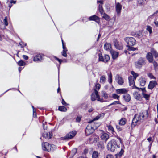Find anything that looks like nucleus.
I'll use <instances>...</instances> for the list:
<instances>
[{
    "instance_id": "obj_53",
    "label": "nucleus",
    "mask_w": 158,
    "mask_h": 158,
    "mask_svg": "<svg viewBox=\"0 0 158 158\" xmlns=\"http://www.w3.org/2000/svg\"><path fill=\"white\" fill-rule=\"evenodd\" d=\"M105 7L107 11H109L110 10V6L109 4L105 5Z\"/></svg>"
},
{
    "instance_id": "obj_4",
    "label": "nucleus",
    "mask_w": 158,
    "mask_h": 158,
    "mask_svg": "<svg viewBox=\"0 0 158 158\" xmlns=\"http://www.w3.org/2000/svg\"><path fill=\"white\" fill-rule=\"evenodd\" d=\"M42 149L44 151L48 152L53 151L54 150V145H50L47 142H44L42 143Z\"/></svg>"
},
{
    "instance_id": "obj_56",
    "label": "nucleus",
    "mask_w": 158,
    "mask_h": 158,
    "mask_svg": "<svg viewBox=\"0 0 158 158\" xmlns=\"http://www.w3.org/2000/svg\"><path fill=\"white\" fill-rule=\"evenodd\" d=\"M81 117L80 116H77L76 120V121L77 122H79L81 120Z\"/></svg>"
},
{
    "instance_id": "obj_39",
    "label": "nucleus",
    "mask_w": 158,
    "mask_h": 158,
    "mask_svg": "<svg viewBox=\"0 0 158 158\" xmlns=\"http://www.w3.org/2000/svg\"><path fill=\"white\" fill-rule=\"evenodd\" d=\"M102 15H103L102 16V18L104 19L105 20H108L109 19H110V17L106 14L103 12Z\"/></svg>"
},
{
    "instance_id": "obj_23",
    "label": "nucleus",
    "mask_w": 158,
    "mask_h": 158,
    "mask_svg": "<svg viewBox=\"0 0 158 158\" xmlns=\"http://www.w3.org/2000/svg\"><path fill=\"white\" fill-rule=\"evenodd\" d=\"M43 136L45 138L50 139L52 137V132H48L45 133H44Z\"/></svg>"
},
{
    "instance_id": "obj_47",
    "label": "nucleus",
    "mask_w": 158,
    "mask_h": 158,
    "mask_svg": "<svg viewBox=\"0 0 158 158\" xmlns=\"http://www.w3.org/2000/svg\"><path fill=\"white\" fill-rule=\"evenodd\" d=\"M112 97L114 99H117L118 100H119V96L115 94H112Z\"/></svg>"
},
{
    "instance_id": "obj_61",
    "label": "nucleus",
    "mask_w": 158,
    "mask_h": 158,
    "mask_svg": "<svg viewBox=\"0 0 158 158\" xmlns=\"http://www.w3.org/2000/svg\"><path fill=\"white\" fill-rule=\"evenodd\" d=\"M106 158H114L113 156L111 154H108L107 155Z\"/></svg>"
},
{
    "instance_id": "obj_15",
    "label": "nucleus",
    "mask_w": 158,
    "mask_h": 158,
    "mask_svg": "<svg viewBox=\"0 0 158 158\" xmlns=\"http://www.w3.org/2000/svg\"><path fill=\"white\" fill-rule=\"evenodd\" d=\"M104 48L105 50L110 52V51L112 50L111 44L110 43H105L104 45Z\"/></svg>"
},
{
    "instance_id": "obj_1",
    "label": "nucleus",
    "mask_w": 158,
    "mask_h": 158,
    "mask_svg": "<svg viewBox=\"0 0 158 158\" xmlns=\"http://www.w3.org/2000/svg\"><path fill=\"white\" fill-rule=\"evenodd\" d=\"M148 116V112L147 110L141 112L139 114H135L131 124V128H133L135 126L139 124L144 120L147 119Z\"/></svg>"
},
{
    "instance_id": "obj_55",
    "label": "nucleus",
    "mask_w": 158,
    "mask_h": 158,
    "mask_svg": "<svg viewBox=\"0 0 158 158\" xmlns=\"http://www.w3.org/2000/svg\"><path fill=\"white\" fill-rule=\"evenodd\" d=\"M116 128L118 131H121L122 129V128L119 125H117L116 126Z\"/></svg>"
},
{
    "instance_id": "obj_2",
    "label": "nucleus",
    "mask_w": 158,
    "mask_h": 158,
    "mask_svg": "<svg viewBox=\"0 0 158 158\" xmlns=\"http://www.w3.org/2000/svg\"><path fill=\"white\" fill-rule=\"evenodd\" d=\"M116 147L119 148V146L117 144V142L114 139L109 141L107 145L108 150L112 152H114Z\"/></svg>"
},
{
    "instance_id": "obj_29",
    "label": "nucleus",
    "mask_w": 158,
    "mask_h": 158,
    "mask_svg": "<svg viewBox=\"0 0 158 158\" xmlns=\"http://www.w3.org/2000/svg\"><path fill=\"white\" fill-rule=\"evenodd\" d=\"M151 52L152 53V55H153L155 56V57H158V53L153 48L151 49Z\"/></svg>"
},
{
    "instance_id": "obj_28",
    "label": "nucleus",
    "mask_w": 158,
    "mask_h": 158,
    "mask_svg": "<svg viewBox=\"0 0 158 158\" xmlns=\"http://www.w3.org/2000/svg\"><path fill=\"white\" fill-rule=\"evenodd\" d=\"M126 119L125 118H122L120 120L119 124L120 126H123L126 124Z\"/></svg>"
},
{
    "instance_id": "obj_50",
    "label": "nucleus",
    "mask_w": 158,
    "mask_h": 158,
    "mask_svg": "<svg viewBox=\"0 0 158 158\" xmlns=\"http://www.w3.org/2000/svg\"><path fill=\"white\" fill-rule=\"evenodd\" d=\"M143 97L144 98H145L146 100L148 99L150 96L149 95L147 94H143Z\"/></svg>"
},
{
    "instance_id": "obj_14",
    "label": "nucleus",
    "mask_w": 158,
    "mask_h": 158,
    "mask_svg": "<svg viewBox=\"0 0 158 158\" xmlns=\"http://www.w3.org/2000/svg\"><path fill=\"white\" fill-rule=\"evenodd\" d=\"M146 58L149 63H152L153 61V55L151 52H148L147 53Z\"/></svg>"
},
{
    "instance_id": "obj_45",
    "label": "nucleus",
    "mask_w": 158,
    "mask_h": 158,
    "mask_svg": "<svg viewBox=\"0 0 158 158\" xmlns=\"http://www.w3.org/2000/svg\"><path fill=\"white\" fill-rule=\"evenodd\" d=\"M146 29L148 31H149L150 34L152 33V27L150 26H147Z\"/></svg>"
},
{
    "instance_id": "obj_64",
    "label": "nucleus",
    "mask_w": 158,
    "mask_h": 158,
    "mask_svg": "<svg viewBox=\"0 0 158 158\" xmlns=\"http://www.w3.org/2000/svg\"><path fill=\"white\" fill-rule=\"evenodd\" d=\"M97 3H100V4H101V5H103V1H101V0H100V1H98V0L97 1Z\"/></svg>"
},
{
    "instance_id": "obj_36",
    "label": "nucleus",
    "mask_w": 158,
    "mask_h": 158,
    "mask_svg": "<svg viewBox=\"0 0 158 158\" xmlns=\"http://www.w3.org/2000/svg\"><path fill=\"white\" fill-rule=\"evenodd\" d=\"M131 73L133 75L132 77L135 80H136L137 77L139 76V74L135 73L134 71H131Z\"/></svg>"
},
{
    "instance_id": "obj_42",
    "label": "nucleus",
    "mask_w": 158,
    "mask_h": 158,
    "mask_svg": "<svg viewBox=\"0 0 158 158\" xmlns=\"http://www.w3.org/2000/svg\"><path fill=\"white\" fill-rule=\"evenodd\" d=\"M98 56L99 57V61L103 62L104 57L103 56L102 54L99 53L98 54Z\"/></svg>"
},
{
    "instance_id": "obj_58",
    "label": "nucleus",
    "mask_w": 158,
    "mask_h": 158,
    "mask_svg": "<svg viewBox=\"0 0 158 158\" xmlns=\"http://www.w3.org/2000/svg\"><path fill=\"white\" fill-rule=\"evenodd\" d=\"M62 103L63 105H64L66 106L67 105V104L66 102L64 100V99H62Z\"/></svg>"
},
{
    "instance_id": "obj_27",
    "label": "nucleus",
    "mask_w": 158,
    "mask_h": 158,
    "mask_svg": "<svg viewBox=\"0 0 158 158\" xmlns=\"http://www.w3.org/2000/svg\"><path fill=\"white\" fill-rule=\"evenodd\" d=\"M134 97L138 100H140L141 99V95L138 92H135L134 94Z\"/></svg>"
},
{
    "instance_id": "obj_13",
    "label": "nucleus",
    "mask_w": 158,
    "mask_h": 158,
    "mask_svg": "<svg viewBox=\"0 0 158 158\" xmlns=\"http://www.w3.org/2000/svg\"><path fill=\"white\" fill-rule=\"evenodd\" d=\"M122 7V5L119 2L115 4L116 10L118 14L119 15L120 14Z\"/></svg>"
},
{
    "instance_id": "obj_25",
    "label": "nucleus",
    "mask_w": 158,
    "mask_h": 158,
    "mask_svg": "<svg viewBox=\"0 0 158 158\" xmlns=\"http://www.w3.org/2000/svg\"><path fill=\"white\" fill-rule=\"evenodd\" d=\"M107 127L108 129V130L113 135H115L116 134V132L114 131V129L113 127L110 125L107 126Z\"/></svg>"
},
{
    "instance_id": "obj_5",
    "label": "nucleus",
    "mask_w": 158,
    "mask_h": 158,
    "mask_svg": "<svg viewBox=\"0 0 158 158\" xmlns=\"http://www.w3.org/2000/svg\"><path fill=\"white\" fill-rule=\"evenodd\" d=\"M89 124L86 127L85 130V133L86 136H88L92 133L94 130L92 127V125L94 124V123L88 122Z\"/></svg>"
},
{
    "instance_id": "obj_32",
    "label": "nucleus",
    "mask_w": 158,
    "mask_h": 158,
    "mask_svg": "<svg viewBox=\"0 0 158 158\" xmlns=\"http://www.w3.org/2000/svg\"><path fill=\"white\" fill-rule=\"evenodd\" d=\"M108 82L110 83H112V76L110 72L108 74Z\"/></svg>"
},
{
    "instance_id": "obj_18",
    "label": "nucleus",
    "mask_w": 158,
    "mask_h": 158,
    "mask_svg": "<svg viewBox=\"0 0 158 158\" xmlns=\"http://www.w3.org/2000/svg\"><path fill=\"white\" fill-rule=\"evenodd\" d=\"M129 81V85L131 86L133 85L132 86V88L134 87V85H135V80L134 79L132 76H130L128 77Z\"/></svg>"
},
{
    "instance_id": "obj_38",
    "label": "nucleus",
    "mask_w": 158,
    "mask_h": 158,
    "mask_svg": "<svg viewBox=\"0 0 158 158\" xmlns=\"http://www.w3.org/2000/svg\"><path fill=\"white\" fill-rule=\"evenodd\" d=\"M17 63L19 66H24L26 64V63L22 60L19 61Z\"/></svg>"
},
{
    "instance_id": "obj_30",
    "label": "nucleus",
    "mask_w": 158,
    "mask_h": 158,
    "mask_svg": "<svg viewBox=\"0 0 158 158\" xmlns=\"http://www.w3.org/2000/svg\"><path fill=\"white\" fill-rule=\"evenodd\" d=\"M106 78L105 75L101 76L100 77V82L102 84H104L106 82Z\"/></svg>"
},
{
    "instance_id": "obj_41",
    "label": "nucleus",
    "mask_w": 158,
    "mask_h": 158,
    "mask_svg": "<svg viewBox=\"0 0 158 158\" xmlns=\"http://www.w3.org/2000/svg\"><path fill=\"white\" fill-rule=\"evenodd\" d=\"M101 94L102 96L105 99H107L108 98V95L106 92L104 91H102Z\"/></svg>"
},
{
    "instance_id": "obj_17",
    "label": "nucleus",
    "mask_w": 158,
    "mask_h": 158,
    "mask_svg": "<svg viewBox=\"0 0 158 158\" xmlns=\"http://www.w3.org/2000/svg\"><path fill=\"white\" fill-rule=\"evenodd\" d=\"M62 47L63 48V50L62 52L61 53L62 55L64 57H66L67 56V54L66 52L67 51V48L64 45V43L63 42V41L62 40Z\"/></svg>"
},
{
    "instance_id": "obj_35",
    "label": "nucleus",
    "mask_w": 158,
    "mask_h": 158,
    "mask_svg": "<svg viewBox=\"0 0 158 158\" xmlns=\"http://www.w3.org/2000/svg\"><path fill=\"white\" fill-rule=\"evenodd\" d=\"M110 59L109 56L108 55L106 54L104 56L103 62H107L110 60Z\"/></svg>"
},
{
    "instance_id": "obj_51",
    "label": "nucleus",
    "mask_w": 158,
    "mask_h": 158,
    "mask_svg": "<svg viewBox=\"0 0 158 158\" xmlns=\"http://www.w3.org/2000/svg\"><path fill=\"white\" fill-rule=\"evenodd\" d=\"M124 152V150L122 148L120 152H119V153L118 154V155L119 157H121L122 155L123 154Z\"/></svg>"
},
{
    "instance_id": "obj_24",
    "label": "nucleus",
    "mask_w": 158,
    "mask_h": 158,
    "mask_svg": "<svg viewBox=\"0 0 158 158\" xmlns=\"http://www.w3.org/2000/svg\"><path fill=\"white\" fill-rule=\"evenodd\" d=\"M127 92V90L124 88L116 90V93L118 94H123L126 93Z\"/></svg>"
},
{
    "instance_id": "obj_43",
    "label": "nucleus",
    "mask_w": 158,
    "mask_h": 158,
    "mask_svg": "<svg viewBox=\"0 0 158 158\" xmlns=\"http://www.w3.org/2000/svg\"><path fill=\"white\" fill-rule=\"evenodd\" d=\"M128 48V50L129 51H134L137 49V48H134L131 46H127Z\"/></svg>"
},
{
    "instance_id": "obj_9",
    "label": "nucleus",
    "mask_w": 158,
    "mask_h": 158,
    "mask_svg": "<svg viewBox=\"0 0 158 158\" xmlns=\"http://www.w3.org/2000/svg\"><path fill=\"white\" fill-rule=\"evenodd\" d=\"M115 80L119 85H122L124 83L123 79L119 74H117L115 77Z\"/></svg>"
},
{
    "instance_id": "obj_26",
    "label": "nucleus",
    "mask_w": 158,
    "mask_h": 158,
    "mask_svg": "<svg viewBox=\"0 0 158 158\" xmlns=\"http://www.w3.org/2000/svg\"><path fill=\"white\" fill-rule=\"evenodd\" d=\"M123 98L125 101L127 102L130 101L131 99V97L130 95L127 94L124 95L123 96Z\"/></svg>"
},
{
    "instance_id": "obj_20",
    "label": "nucleus",
    "mask_w": 158,
    "mask_h": 158,
    "mask_svg": "<svg viewBox=\"0 0 158 158\" xmlns=\"http://www.w3.org/2000/svg\"><path fill=\"white\" fill-rule=\"evenodd\" d=\"M104 114L103 113L100 114L96 116V117H95L92 120L90 121L89 122L90 123H92V122L94 123V121H96V120H97L100 118H103V117L104 116Z\"/></svg>"
},
{
    "instance_id": "obj_40",
    "label": "nucleus",
    "mask_w": 158,
    "mask_h": 158,
    "mask_svg": "<svg viewBox=\"0 0 158 158\" xmlns=\"http://www.w3.org/2000/svg\"><path fill=\"white\" fill-rule=\"evenodd\" d=\"M97 145L98 148H100V149L102 150L104 148V145L102 143H98Z\"/></svg>"
},
{
    "instance_id": "obj_8",
    "label": "nucleus",
    "mask_w": 158,
    "mask_h": 158,
    "mask_svg": "<svg viewBox=\"0 0 158 158\" xmlns=\"http://www.w3.org/2000/svg\"><path fill=\"white\" fill-rule=\"evenodd\" d=\"M76 131H72L67 134L65 136L61 137L60 139L61 140H68L73 138L76 135Z\"/></svg>"
},
{
    "instance_id": "obj_57",
    "label": "nucleus",
    "mask_w": 158,
    "mask_h": 158,
    "mask_svg": "<svg viewBox=\"0 0 158 158\" xmlns=\"http://www.w3.org/2000/svg\"><path fill=\"white\" fill-rule=\"evenodd\" d=\"M139 4L141 5H143V4L144 2L143 0H137Z\"/></svg>"
},
{
    "instance_id": "obj_44",
    "label": "nucleus",
    "mask_w": 158,
    "mask_h": 158,
    "mask_svg": "<svg viewBox=\"0 0 158 158\" xmlns=\"http://www.w3.org/2000/svg\"><path fill=\"white\" fill-rule=\"evenodd\" d=\"M147 75L148 76V77H149L151 79H156L155 77L151 73H148L147 74Z\"/></svg>"
},
{
    "instance_id": "obj_31",
    "label": "nucleus",
    "mask_w": 158,
    "mask_h": 158,
    "mask_svg": "<svg viewBox=\"0 0 158 158\" xmlns=\"http://www.w3.org/2000/svg\"><path fill=\"white\" fill-rule=\"evenodd\" d=\"M94 124L92 125V127L94 128V130L97 129L101 125V123H99L94 122Z\"/></svg>"
},
{
    "instance_id": "obj_6",
    "label": "nucleus",
    "mask_w": 158,
    "mask_h": 158,
    "mask_svg": "<svg viewBox=\"0 0 158 158\" xmlns=\"http://www.w3.org/2000/svg\"><path fill=\"white\" fill-rule=\"evenodd\" d=\"M91 98L92 101H94L96 99H97L98 101H100L101 102H103L104 101L102 98H100L98 91L96 89H94V92L91 94Z\"/></svg>"
},
{
    "instance_id": "obj_54",
    "label": "nucleus",
    "mask_w": 158,
    "mask_h": 158,
    "mask_svg": "<svg viewBox=\"0 0 158 158\" xmlns=\"http://www.w3.org/2000/svg\"><path fill=\"white\" fill-rule=\"evenodd\" d=\"M19 45L21 46V47L23 48L26 45V44L24 43L23 42H21L19 43Z\"/></svg>"
},
{
    "instance_id": "obj_59",
    "label": "nucleus",
    "mask_w": 158,
    "mask_h": 158,
    "mask_svg": "<svg viewBox=\"0 0 158 158\" xmlns=\"http://www.w3.org/2000/svg\"><path fill=\"white\" fill-rule=\"evenodd\" d=\"M54 58L56 60H57L59 62L60 64H61V62L62 61V60H61L59 59L58 58H57V57H56V56H55L54 57Z\"/></svg>"
},
{
    "instance_id": "obj_16",
    "label": "nucleus",
    "mask_w": 158,
    "mask_h": 158,
    "mask_svg": "<svg viewBox=\"0 0 158 158\" xmlns=\"http://www.w3.org/2000/svg\"><path fill=\"white\" fill-rule=\"evenodd\" d=\"M100 138L102 140L106 142L109 138V135L106 133H103L101 136Z\"/></svg>"
},
{
    "instance_id": "obj_21",
    "label": "nucleus",
    "mask_w": 158,
    "mask_h": 158,
    "mask_svg": "<svg viewBox=\"0 0 158 158\" xmlns=\"http://www.w3.org/2000/svg\"><path fill=\"white\" fill-rule=\"evenodd\" d=\"M139 82L140 86H144L146 84V80L145 78L141 77L139 80Z\"/></svg>"
},
{
    "instance_id": "obj_52",
    "label": "nucleus",
    "mask_w": 158,
    "mask_h": 158,
    "mask_svg": "<svg viewBox=\"0 0 158 158\" xmlns=\"http://www.w3.org/2000/svg\"><path fill=\"white\" fill-rule=\"evenodd\" d=\"M101 85H100L99 83H97L95 87L96 90H99L100 88Z\"/></svg>"
},
{
    "instance_id": "obj_3",
    "label": "nucleus",
    "mask_w": 158,
    "mask_h": 158,
    "mask_svg": "<svg viewBox=\"0 0 158 158\" xmlns=\"http://www.w3.org/2000/svg\"><path fill=\"white\" fill-rule=\"evenodd\" d=\"M146 63V60L143 57H140L135 62V65L136 68L140 69L145 65Z\"/></svg>"
},
{
    "instance_id": "obj_33",
    "label": "nucleus",
    "mask_w": 158,
    "mask_h": 158,
    "mask_svg": "<svg viewBox=\"0 0 158 158\" xmlns=\"http://www.w3.org/2000/svg\"><path fill=\"white\" fill-rule=\"evenodd\" d=\"M99 154L98 152L96 151H94L92 155V158H98Z\"/></svg>"
},
{
    "instance_id": "obj_7",
    "label": "nucleus",
    "mask_w": 158,
    "mask_h": 158,
    "mask_svg": "<svg viewBox=\"0 0 158 158\" xmlns=\"http://www.w3.org/2000/svg\"><path fill=\"white\" fill-rule=\"evenodd\" d=\"M124 40L127 44V46H133L136 44V40L133 37H126L124 38Z\"/></svg>"
},
{
    "instance_id": "obj_62",
    "label": "nucleus",
    "mask_w": 158,
    "mask_h": 158,
    "mask_svg": "<svg viewBox=\"0 0 158 158\" xmlns=\"http://www.w3.org/2000/svg\"><path fill=\"white\" fill-rule=\"evenodd\" d=\"M133 88L139 90V91H140L141 90L142 91V89H143V88H139L136 86H135V85H134V87H133Z\"/></svg>"
},
{
    "instance_id": "obj_48",
    "label": "nucleus",
    "mask_w": 158,
    "mask_h": 158,
    "mask_svg": "<svg viewBox=\"0 0 158 158\" xmlns=\"http://www.w3.org/2000/svg\"><path fill=\"white\" fill-rule=\"evenodd\" d=\"M154 68L155 69L158 68V64L155 61H154L152 62Z\"/></svg>"
},
{
    "instance_id": "obj_60",
    "label": "nucleus",
    "mask_w": 158,
    "mask_h": 158,
    "mask_svg": "<svg viewBox=\"0 0 158 158\" xmlns=\"http://www.w3.org/2000/svg\"><path fill=\"white\" fill-rule=\"evenodd\" d=\"M142 95H143V94H145L146 92V91L145 89V88H143L142 89Z\"/></svg>"
},
{
    "instance_id": "obj_11",
    "label": "nucleus",
    "mask_w": 158,
    "mask_h": 158,
    "mask_svg": "<svg viewBox=\"0 0 158 158\" xmlns=\"http://www.w3.org/2000/svg\"><path fill=\"white\" fill-rule=\"evenodd\" d=\"M157 85V83L156 81H150L148 86V88L152 90Z\"/></svg>"
},
{
    "instance_id": "obj_22",
    "label": "nucleus",
    "mask_w": 158,
    "mask_h": 158,
    "mask_svg": "<svg viewBox=\"0 0 158 158\" xmlns=\"http://www.w3.org/2000/svg\"><path fill=\"white\" fill-rule=\"evenodd\" d=\"M114 45L115 47L117 49L119 50H122L123 49V46L122 44L118 42H114Z\"/></svg>"
},
{
    "instance_id": "obj_19",
    "label": "nucleus",
    "mask_w": 158,
    "mask_h": 158,
    "mask_svg": "<svg viewBox=\"0 0 158 158\" xmlns=\"http://www.w3.org/2000/svg\"><path fill=\"white\" fill-rule=\"evenodd\" d=\"M110 52L112 55V58L113 59H115L117 57H118L119 54L118 52L112 50V51H110Z\"/></svg>"
},
{
    "instance_id": "obj_46",
    "label": "nucleus",
    "mask_w": 158,
    "mask_h": 158,
    "mask_svg": "<svg viewBox=\"0 0 158 158\" xmlns=\"http://www.w3.org/2000/svg\"><path fill=\"white\" fill-rule=\"evenodd\" d=\"M3 23L6 26L8 25V23L7 22V17L6 16L5 17L3 20Z\"/></svg>"
},
{
    "instance_id": "obj_34",
    "label": "nucleus",
    "mask_w": 158,
    "mask_h": 158,
    "mask_svg": "<svg viewBox=\"0 0 158 158\" xmlns=\"http://www.w3.org/2000/svg\"><path fill=\"white\" fill-rule=\"evenodd\" d=\"M58 110L61 111L65 112L67 110L66 107L63 106H60L59 107Z\"/></svg>"
},
{
    "instance_id": "obj_37",
    "label": "nucleus",
    "mask_w": 158,
    "mask_h": 158,
    "mask_svg": "<svg viewBox=\"0 0 158 158\" xmlns=\"http://www.w3.org/2000/svg\"><path fill=\"white\" fill-rule=\"evenodd\" d=\"M102 5L99 4L98 6V10L101 15H102L104 12Z\"/></svg>"
},
{
    "instance_id": "obj_49",
    "label": "nucleus",
    "mask_w": 158,
    "mask_h": 158,
    "mask_svg": "<svg viewBox=\"0 0 158 158\" xmlns=\"http://www.w3.org/2000/svg\"><path fill=\"white\" fill-rule=\"evenodd\" d=\"M121 103L118 101H114L113 103H111L110 105H116V104H120Z\"/></svg>"
},
{
    "instance_id": "obj_63",
    "label": "nucleus",
    "mask_w": 158,
    "mask_h": 158,
    "mask_svg": "<svg viewBox=\"0 0 158 158\" xmlns=\"http://www.w3.org/2000/svg\"><path fill=\"white\" fill-rule=\"evenodd\" d=\"M23 58L24 59L26 60H28V57L27 56L25 55H23Z\"/></svg>"
},
{
    "instance_id": "obj_10",
    "label": "nucleus",
    "mask_w": 158,
    "mask_h": 158,
    "mask_svg": "<svg viewBox=\"0 0 158 158\" xmlns=\"http://www.w3.org/2000/svg\"><path fill=\"white\" fill-rule=\"evenodd\" d=\"M44 56L42 54H39L35 56L33 58V61L35 62L40 61L42 60V57Z\"/></svg>"
},
{
    "instance_id": "obj_12",
    "label": "nucleus",
    "mask_w": 158,
    "mask_h": 158,
    "mask_svg": "<svg viewBox=\"0 0 158 158\" xmlns=\"http://www.w3.org/2000/svg\"><path fill=\"white\" fill-rule=\"evenodd\" d=\"M88 19L89 20L94 21L98 24L100 23V19L99 17L95 15L89 17Z\"/></svg>"
}]
</instances>
